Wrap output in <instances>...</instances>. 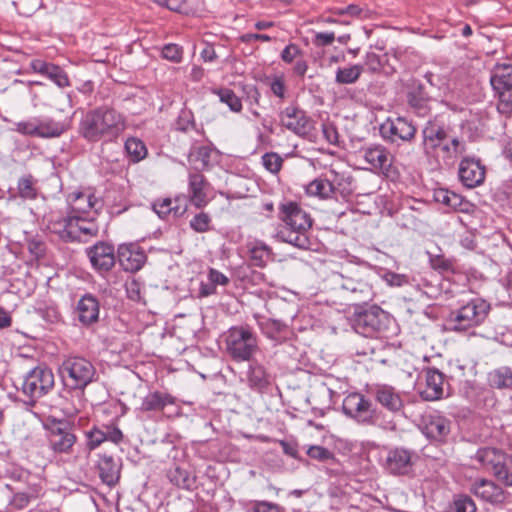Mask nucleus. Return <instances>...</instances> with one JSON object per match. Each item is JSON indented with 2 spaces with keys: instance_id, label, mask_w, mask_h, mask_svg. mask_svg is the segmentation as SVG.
Instances as JSON below:
<instances>
[{
  "instance_id": "nucleus-1",
  "label": "nucleus",
  "mask_w": 512,
  "mask_h": 512,
  "mask_svg": "<svg viewBox=\"0 0 512 512\" xmlns=\"http://www.w3.org/2000/svg\"><path fill=\"white\" fill-rule=\"evenodd\" d=\"M421 137L423 154L437 163H453L467 150L465 141L439 116L430 118L424 124Z\"/></svg>"
},
{
  "instance_id": "nucleus-2",
  "label": "nucleus",
  "mask_w": 512,
  "mask_h": 512,
  "mask_svg": "<svg viewBox=\"0 0 512 512\" xmlns=\"http://www.w3.org/2000/svg\"><path fill=\"white\" fill-rule=\"evenodd\" d=\"M225 353L237 363L251 362L259 352V339L249 325L230 327L222 334Z\"/></svg>"
},
{
  "instance_id": "nucleus-3",
  "label": "nucleus",
  "mask_w": 512,
  "mask_h": 512,
  "mask_svg": "<svg viewBox=\"0 0 512 512\" xmlns=\"http://www.w3.org/2000/svg\"><path fill=\"white\" fill-rule=\"evenodd\" d=\"M489 311L490 304L486 300L482 298L470 299L448 314L445 327L449 331H467L481 325L487 318Z\"/></svg>"
},
{
  "instance_id": "nucleus-4",
  "label": "nucleus",
  "mask_w": 512,
  "mask_h": 512,
  "mask_svg": "<svg viewBox=\"0 0 512 512\" xmlns=\"http://www.w3.org/2000/svg\"><path fill=\"white\" fill-rule=\"evenodd\" d=\"M54 387V374L50 368L39 365L31 369L22 381L21 391L27 402L34 404Z\"/></svg>"
},
{
  "instance_id": "nucleus-5",
  "label": "nucleus",
  "mask_w": 512,
  "mask_h": 512,
  "mask_svg": "<svg viewBox=\"0 0 512 512\" xmlns=\"http://www.w3.org/2000/svg\"><path fill=\"white\" fill-rule=\"evenodd\" d=\"M479 466L491 472L505 486H512V473L506 465V454L494 447L479 448L472 457Z\"/></svg>"
},
{
  "instance_id": "nucleus-6",
  "label": "nucleus",
  "mask_w": 512,
  "mask_h": 512,
  "mask_svg": "<svg viewBox=\"0 0 512 512\" xmlns=\"http://www.w3.org/2000/svg\"><path fill=\"white\" fill-rule=\"evenodd\" d=\"M59 372L65 386L74 390L83 389L92 381L95 369L91 362L81 357L66 359Z\"/></svg>"
},
{
  "instance_id": "nucleus-7",
  "label": "nucleus",
  "mask_w": 512,
  "mask_h": 512,
  "mask_svg": "<svg viewBox=\"0 0 512 512\" xmlns=\"http://www.w3.org/2000/svg\"><path fill=\"white\" fill-rule=\"evenodd\" d=\"M379 132L384 141L400 146L415 140L417 127L412 120L406 117H389L380 125Z\"/></svg>"
},
{
  "instance_id": "nucleus-8",
  "label": "nucleus",
  "mask_w": 512,
  "mask_h": 512,
  "mask_svg": "<svg viewBox=\"0 0 512 512\" xmlns=\"http://www.w3.org/2000/svg\"><path fill=\"white\" fill-rule=\"evenodd\" d=\"M491 86L498 97V111L503 114L512 112V65L502 64L494 68Z\"/></svg>"
},
{
  "instance_id": "nucleus-9",
  "label": "nucleus",
  "mask_w": 512,
  "mask_h": 512,
  "mask_svg": "<svg viewBox=\"0 0 512 512\" xmlns=\"http://www.w3.org/2000/svg\"><path fill=\"white\" fill-rule=\"evenodd\" d=\"M417 459L415 451L404 447H393L386 451L381 465L390 475L408 476L413 472Z\"/></svg>"
},
{
  "instance_id": "nucleus-10",
  "label": "nucleus",
  "mask_w": 512,
  "mask_h": 512,
  "mask_svg": "<svg viewBox=\"0 0 512 512\" xmlns=\"http://www.w3.org/2000/svg\"><path fill=\"white\" fill-rule=\"evenodd\" d=\"M342 410L347 417L359 424L374 425L376 423V408L359 392H352L345 396Z\"/></svg>"
},
{
  "instance_id": "nucleus-11",
  "label": "nucleus",
  "mask_w": 512,
  "mask_h": 512,
  "mask_svg": "<svg viewBox=\"0 0 512 512\" xmlns=\"http://www.w3.org/2000/svg\"><path fill=\"white\" fill-rule=\"evenodd\" d=\"M45 427L48 430L49 444L55 452H68L74 445L76 437L68 421L48 419Z\"/></svg>"
},
{
  "instance_id": "nucleus-12",
  "label": "nucleus",
  "mask_w": 512,
  "mask_h": 512,
  "mask_svg": "<svg viewBox=\"0 0 512 512\" xmlns=\"http://www.w3.org/2000/svg\"><path fill=\"white\" fill-rule=\"evenodd\" d=\"M458 178L460 183L468 189L479 187L485 181L486 167L479 158L465 156L458 165Z\"/></svg>"
},
{
  "instance_id": "nucleus-13",
  "label": "nucleus",
  "mask_w": 512,
  "mask_h": 512,
  "mask_svg": "<svg viewBox=\"0 0 512 512\" xmlns=\"http://www.w3.org/2000/svg\"><path fill=\"white\" fill-rule=\"evenodd\" d=\"M280 123L294 134L305 137L312 128L310 118L306 112L296 105H289L279 113Z\"/></svg>"
},
{
  "instance_id": "nucleus-14",
  "label": "nucleus",
  "mask_w": 512,
  "mask_h": 512,
  "mask_svg": "<svg viewBox=\"0 0 512 512\" xmlns=\"http://www.w3.org/2000/svg\"><path fill=\"white\" fill-rule=\"evenodd\" d=\"M385 313L379 307H371L355 316L353 328L364 337H375L382 329Z\"/></svg>"
},
{
  "instance_id": "nucleus-15",
  "label": "nucleus",
  "mask_w": 512,
  "mask_h": 512,
  "mask_svg": "<svg viewBox=\"0 0 512 512\" xmlns=\"http://www.w3.org/2000/svg\"><path fill=\"white\" fill-rule=\"evenodd\" d=\"M187 199L185 196L175 198H160L152 203L153 211L163 221H176L187 211Z\"/></svg>"
},
{
  "instance_id": "nucleus-16",
  "label": "nucleus",
  "mask_w": 512,
  "mask_h": 512,
  "mask_svg": "<svg viewBox=\"0 0 512 512\" xmlns=\"http://www.w3.org/2000/svg\"><path fill=\"white\" fill-rule=\"evenodd\" d=\"M364 160L375 170L386 177L394 173L390 152L380 144H373L361 150Z\"/></svg>"
},
{
  "instance_id": "nucleus-17",
  "label": "nucleus",
  "mask_w": 512,
  "mask_h": 512,
  "mask_svg": "<svg viewBox=\"0 0 512 512\" xmlns=\"http://www.w3.org/2000/svg\"><path fill=\"white\" fill-rule=\"evenodd\" d=\"M67 201L70 207L69 219L76 221H92L90 217L91 210L95 205L96 200L94 195L84 193L82 191H75L68 195Z\"/></svg>"
},
{
  "instance_id": "nucleus-18",
  "label": "nucleus",
  "mask_w": 512,
  "mask_h": 512,
  "mask_svg": "<svg viewBox=\"0 0 512 512\" xmlns=\"http://www.w3.org/2000/svg\"><path fill=\"white\" fill-rule=\"evenodd\" d=\"M219 152L212 143L191 145L188 153V161L196 170H206L218 161Z\"/></svg>"
},
{
  "instance_id": "nucleus-19",
  "label": "nucleus",
  "mask_w": 512,
  "mask_h": 512,
  "mask_svg": "<svg viewBox=\"0 0 512 512\" xmlns=\"http://www.w3.org/2000/svg\"><path fill=\"white\" fill-rule=\"evenodd\" d=\"M470 491L479 499L492 505H500L506 501L508 493L495 482L488 479H477Z\"/></svg>"
},
{
  "instance_id": "nucleus-20",
  "label": "nucleus",
  "mask_w": 512,
  "mask_h": 512,
  "mask_svg": "<svg viewBox=\"0 0 512 512\" xmlns=\"http://www.w3.org/2000/svg\"><path fill=\"white\" fill-rule=\"evenodd\" d=\"M126 127L123 116L114 109L107 108L98 118V134L106 137L108 140L116 139Z\"/></svg>"
},
{
  "instance_id": "nucleus-21",
  "label": "nucleus",
  "mask_w": 512,
  "mask_h": 512,
  "mask_svg": "<svg viewBox=\"0 0 512 512\" xmlns=\"http://www.w3.org/2000/svg\"><path fill=\"white\" fill-rule=\"evenodd\" d=\"M406 99L411 110L419 117L427 116L431 111L432 98L425 91L424 85L414 81L406 93Z\"/></svg>"
},
{
  "instance_id": "nucleus-22",
  "label": "nucleus",
  "mask_w": 512,
  "mask_h": 512,
  "mask_svg": "<svg viewBox=\"0 0 512 512\" xmlns=\"http://www.w3.org/2000/svg\"><path fill=\"white\" fill-rule=\"evenodd\" d=\"M372 394L383 408L391 413H399L404 407V401L399 391L387 384H377L372 389Z\"/></svg>"
},
{
  "instance_id": "nucleus-23",
  "label": "nucleus",
  "mask_w": 512,
  "mask_h": 512,
  "mask_svg": "<svg viewBox=\"0 0 512 512\" xmlns=\"http://www.w3.org/2000/svg\"><path fill=\"white\" fill-rule=\"evenodd\" d=\"M118 261L125 271L136 272L146 262V255L137 244H123L118 248Z\"/></svg>"
},
{
  "instance_id": "nucleus-24",
  "label": "nucleus",
  "mask_w": 512,
  "mask_h": 512,
  "mask_svg": "<svg viewBox=\"0 0 512 512\" xmlns=\"http://www.w3.org/2000/svg\"><path fill=\"white\" fill-rule=\"evenodd\" d=\"M210 188V184L199 172H193L189 174L188 177V195L191 204H193L196 208L200 209L207 205L208 199V190Z\"/></svg>"
},
{
  "instance_id": "nucleus-25",
  "label": "nucleus",
  "mask_w": 512,
  "mask_h": 512,
  "mask_svg": "<svg viewBox=\"0 0 512 512\" xmlns=\"http://www.w3.org/2000/svg\"><path fill=\"white\" fill-rule=\"evenodd\" d=\"M278 217L284 224H313L312 218L301 205L291 200L280 202Z\"/></svg>"
},
{
  "instance_id": "nucleus-26",
  "label": "nucleus",
  "mask_w": 512,
  "mask_h": 512,
  "mask_svg": "<svg viewBox=\"0 0 512 512\" xmlns=\"http://www.w3.org/2000/svg\"><path fill=\"white\" fill-rule=\"evenodd\" d=\"M422 431L426 437L442 441L450 434L451 421L438 413L429 414L424 419Z\"/></svg>"
},
{
  "instance_id": "nucleus-27",
  "label": "nucleus",
  "mask_w": 512,
  "mask_h": 512,
  "mask_svg": "<svg viewBox=\"0 0 512 512\" xmlns=\"http://www.w3.org/2000/svg\"><path fill=\"white\" fill-rule=\"evenodd\" d=\"M30 67L33 70V72L47 77L59 88L70 86V80L68 78V75L58 65L40 59H34L31 61Z\"/></svg>"
},
{
  "instance_id": "nucleus-28",
  "label": "nucleus",
  "mask_w": 512,
  "mask_h": 512,
  "mask_svg": "<svg viewBox=\"0 0 512 512\" xmlns=\"http://www.w3.org/2000/svg\"><path fill=\"white\" fill-rule=\"evenodd\" d=\"M444 379L442 372L435 368L425 371V387L421 389L420 395L426 401H435L442 398L444 394Z\"/></svg>"
},
{
  "instance_id": "nucleus-29",
  "label": "nucleus",
  "mask_w": 512,
  "mask_h": 512,
  "mask_svg": "<svg viewBox=\"0 0 512 512\" xmlns=\"http://www.w3.org/2000/svg\"><path fill=\"white\" fill-rule=\"evenodd\" d=\"M276 237L285 243H289L301 249L310 248V240L306 226H280Z\"/></svg>"
},
{
  "instance_id": "nucleus-30",
  "label": "nucleus",
  "mask_w": 512,
  "mask_h": 512,
  "mask_svg": "<svg viewBox=\"0 0 512 512\" xmlns=\"http://www.w3.org/2000/svg\"><path fill=\"white\" fill-rule=\"evenodd\" d=\"M341 287L351 293L354 301L366 303L372 299V287L365 281L343 278Z\"/></svg>"
},
{
  "instance_id": "nucleus-31",
  "label": "nucleus",
  "mask_w": 512,
  "mask_h": 512,
  "mask_svg": "<svg viewBox=\"0 0 512 512\" xmlns=\"http://www.w3.org/2000/svg\"><path fill=\"white\" fill-rule=\"evenodd\" d=\"M36 126L35 137L38 138L59 137L65 131L63 123L55 121L48 116H37Z\"/></svg>"
},
{
  "instance_id": "nucleus-32",
  "label": "nucleus",
  "mask_w": 512,
  "mask_h": 512,
  "mask_svg": "<svg viewBox=\"0 0 512 512\" xmlns=\"http://www.w3.org/2000/svg\"><path fill=\"white\" fill-rule=\"evenodd\" d=\"M247 380L249 386L258 391L265 389L269 383V375L263 365L258 362H250L247 371Z\"/></svg>"
},
{
  "instance_id": "nucleus-33",
  "label": "nucleus",
  "mask_w": 512,
  "mask_h": 512,
  "mask_svg": "<svg viewBox=\"0 0 512 512\" xmlns=\"http://www.w3.org/2000/svg\"><path fill=\"white\" fill-rule=\"evenodd\" d=\"M78 319L83 325H91L96 321V298L91 294L84 295L77 305Z\"/></svg>"
},
{
  "instance_id": "nucleus-34",
  "label": "nucleus",
  "mask_w": 512,
  "mask_h": 512,
  "mask_svg": "<svg viewBox=\"0 0 512 512\" xmlns=\"http://www.w3.org/2000/svg\"><path fill=\"white\" fill-rule=\"evenodd\" d=\"M434 200L447 208L465 211L468 202H465L461 195L445 188L434 191Z\"/></svg>"
},
{
  "instance_id": "nucleus-35",
  "label": "nucleus",
  "mask_w": 512,
  "mask_h": 512,
  "mask_svg": "<svg viewBox=\"0 0 512 512\" xmlns=\"http://www.w3.org/2000/svg\"><path fill=\"white\" fill-rule=\"evenodd\" d=\"M259 328L262 333L271 340L282 341L286 338L288 326L275 319H265L258 322Z\"/></svg>"
},
{
  "instance_id": "nucleus-36",
  "label": "nucleus",
  "mask_w": 512,
  "mask_h": 512,
  "mask_svg": "<svg viewBox=\"0 0 512 512\" xmlns=\"http://www.w3.org/2000/svg\"><path fill=\"white\" fill-rule=\"evenodd\" d=\"M100 477L108 486L114 485L119 479V467L111 457H103L98 463Z\"/></svg>"
},
{
  "instance_id": "nucleus-37",
  "label": "nucleus",
  "mask_w": 512,
  "mask_h": 512,
  "mask_svg": "<svg viewBox=\"0 0 512 512\" xmlns=\"http://www.w3.org/2000/svg\"><path fill=\"white\" fill-rule=\"evenodd\" d=\"M124 149L129 158V162L138 163L146 158L148 149L145 143L137 137H129L125 141Z\"/></svg>"
},
{
  "instance_id": "nucleus-38",
  "label": "nucleus",
  "mask_w": 512,
  "mask_h": 512,
  "mask_svg": "<svg viewBox=\"0 0 512 512\" xmlns=\"http://www.w3.org/2000/svg\"><path fill=\"white\" fill-rule=\"evenodd\" d=\"M305 192L309 196L326 199L334 193V187L328 179L316 178L306 185Z\"/></svg>"
},
{
  "instance_id": "nucleus-39",
  "label": "nucleus",
  "mask_w": 512,
  "mask_h": 512,
  "mask_svg": "<svg viewBox=\"0 0 512 512\" xmlns=\"http://www.w3.org/2000/svg\"><path fill=\"white\" fill-rule=\"evenodd\" d=\"M171 483L179 488L190 490L195 485L196 479L189 471L176 466L168 472Z\"/></svg>"
},
{
  "instance_id": "nucleus-40",
  "label": "nucleus",
  "mask_w": 512,
  "mask_h": 512,
  "mask_svg": "<svg viewBox=\"0 0 512 512\" xmlns=\"http://www.w3.org/2000/svg\"><path fill=\"white\" fill-rule=\"evenodd\" d=\"M489 385L497 389L512 388V371L508 367H500L488 375Z\"/></svg>"
},
{
  "instance_id": "nucleus-41",
  "label": "nucleus",
  "mask_w": 512,
  "mask_h": 512,
  "mask_svg": "<svg viewBox=\"0 0 512 512\" xmlns=\"http://www.w3.org/2000/svg\"><path fill=\"white\" fill-rule=\"evenodd\" d=\"M363 72V66L354 64L349 67H339L335 73V82L340 85L357 82Z\"/></svg>"
},
{
  "instance_id": "nucleus-42",
  "label": "nucleus",
  "mask_w": 512,
  "mask_h": 512,
  "mask_svg": "<svg viewBox=\"0 0 512 512\" xmlns=\"http://www.w3.org/2000/svg\"><path fill=\"white\" fill-rule=\"evenodd\" d=\"M173 398L168 394L154 392L147 395L142 403V408L146 411L161 410L166 405L172 404Z\"/></svg>"
},
{
  "instance_id": "nucleus-43",
  "label": "nucleus",
  "mask_w": 512,
  "mask_h": 512,
  "mask_svg": "<svg viewBox=\"0 0 512 512\" xmlns=\"http://www.w3.org/2000/svg\"><path fill=\"white\" fill-rule=\"evenodd\" d=\"M36 180L32 175L21 177L17 183L18 194L21 198L35 200L38 198V190L35 187Z\"/></svg>"
},
{
  "instance_id": "nucleus-44",
  "label": "nucleus",
  "mask_w": 512,
  "mask_h": 512,
  "mask_svg": "<svg viewBox=\"0 0 512 512\" xmlns=\"http://www.w3.org/2000/svg\"><path fill=\"white\" fill-rule=\"evenodd\" d=\"M115 264L113 247L98 242V271H108Z\"/></svg>"
},
{
  "instance_id": "nucleus-45",
  "label": "nucleus",
  "mask_w": 512,
  "mask_h": 512,
  "mask_svg": "<svg viewBox=\"0 0 512 512\" xmlns=\"http://www.w3.org/2000/svg\"><path fill=\"white\" fill-rule=\"evenodd\" d=\"M160 57L174 64L184 59V48L176 43H166L160 48Z\"/></svg>"
},
{
  "instance_id": "nucleus-46",
  "label": "nucleus",
  "mask_w": 512,
  "mask_h": 512,
  "mask_svg": "<svg viewBox=\"0 0 512 512\" xmlns=\"http://www.w3.org/2000/svg\"><path fill=\"white\" fill-rule=\"evenodd\" d=\"M220 101L226 104L232 112L238 113L242 110L241 99L232 89L220 88L214 91Z\"/></svg>"
},
{
  "instance_id": "nucleus-47",
  "label": "nucleus",
  "mask_w": 512,
  "mask_h": 512,
  "mask_svg": "<svg viewBox=\"0 0 512 512\" xmlns=\"http://www.w3.org/2000/svg\"><path fill=\"white\" fill-rule=\"evenodd\" d=\"M431 267L440 272H452L454 270V260L445 258L442 254H433L427 251Z\"/></svg>"
},
{
  "instance_id": "nucleus-48",
  "label": "nucleus",
  "mask_w": 512,
  "mask_h": 512,
  "mask_svg": "<svg viewBox=\"0 0 512 512\" xmlns=\"http://www.w3.org/2000/svg\"><path fill=\"white\" fill-rule=\"evenodd\" d=\"M447 512H476V505L469 496L459 495L454 498Z\"/></svg>"
},
{
  "instance_id": "nucleus-49",
  "label": "nucleus",
  "mask_w": 512,
  "mask_h": 512,
  "mask_svg": "<svg viewBox=\"0 0 512 512\" xmlns=\"http://www.w3.org/2000/svg\"><path fill=\"white\" fill-rule=\"evenodd\" d=\"M263 167L272 174H278L283 165V158L276 152H266L261 157Z\"/></svg>"
},
{
  "instance_id": "nucleus-50",
  "label": "nucleus",
  "mask_w": 512,
  "mask_h": 512,
  "mask_svg": "<svg viewBox=\"0 0 512 512\" xmlns=\"http://www.w3.org/2000/svg\"><path fill=\"white\" fill-rule=\"evenodd\" d=\"M175 126L178 131L182 132H188L190 130L196 129L192 111L188 109H182L177 117Z\"/></svg>"
},
{
  "instance_id": "nucleus-51",
  "label": "nucleus",
  "mask_w": 512,
  "mask_h": 512,
  "mask_svg": "<svg viewBox=\"0 0 512 512\" xmlns=\"http://www.w3.org/2000/svg\"><path fill=\"white\" fill-rule=\"evenodd\" d=\"M250 255L254 265L262 267L270 257V249L263 243H256L250 249Z\"/></svg>"
},
{
  "instance_id": "nucleus-52",
  "label": "nucleus",
  "mask_w": 512,
  "mask_h": 512,
  "mask_svg": "<svg viewBox=\"0 0 512 512\" xmlns=\"http://www.w3.org/2000/svg\"><path fill=\"white\" fill-rule=\"evenodd\" d=\"M246 512H281L282 508L273 502L254 500L246 504Z\"/></svg>"
},
{
  "instance_id": "nucleus-53",
  "label": "nucleus",
  "mask_w": 512,
  "mask_h": 512,
  "mask_svg": "<svg viewBox=\"0 0 512 512\" xmlns=\"http://www.w3.org/2000/svg\"><path fill=\"white\" fill-rule=\"evenodd\" d=\"M81 132L90 141L96 139V119L93 111H90L81 122Z\"/></svg>"
},
{
  "instance_id": "nucleus-54",
  "label": "nucleus",
  "mask_w": 512,
  "mask_h": 512,
  "mask_svg": "<svg viewBox=\"0 0 512 512\" xmlns=\"http://www.w3.org/2000/svg\"><path fill=\"white\" fill-rule=\"evenodd\" d=\"M306 453L310 458L318 460L320 462H329L334 460L335 458L333 452L319 445L310 446L307 449Z\"/></svg>"
},
{
  "instance_id": "nucleus-55",
  "label": "nucleus",
  "mask_w": 512,
  "mask_h": 512,
  "mask_svg": "<svg viewBox=\"0 0 512 512\" xmlns=\"http://www.w3.org/2000/svg\"><path fill=\"white\" fill-rule=\"evenodd\" d=\"M36 120L37 116L16 122L13 130L24 136L35 137Z\"/></svg>"
},
{
  "instance_id": "nucleus-56",
  "label": "nucleus",
  "mask_w": 512,
  "mask_h": 512,
  "mask_svg": "<svg viewBox=\"0 0 512 512\" xmlns=\"http://www.w3.org/2000/svg\"><path fill=\"white\" fill-rule=\"evenodd\" d=\"M302 54V50L295 43H289L281 52L280 58L287 64L293 63V61Z\"/></svg>"
},
{
  "instance_id": "nucleus-57",
  "label": "nucleus",
  "mask_w": 512,
  "mask_h": 512,
  "mask_svg": "<svg viewBox=\"0 0 512 512\" xmlns=\"http://www.w3.org/2000/svg\"><path fill=\"white\" fill-rule=\"evenodd\" d=\"M269 87L274 96L284 99L286 95V84L283 76H274L269 82Z\"/></svg>"
},
{
  "instance_id": "nucleus-58",
  "label": "nucleus",
  "mask_w": 512,
  "mask_h": 512,
  "mask_svg": "<svg viewBox=\"0 0 512 512\" xmlns=\"http://www.w3.org/2000/svg\"><path fill=\"white\" fill-rule=\"evenodd\" d=\"M322 132H323V136H324L325 140L329 144L335 145V146L339 145V134H338L337 128L333 124H331V123L323 124Z\"/></svg>"
},
{
  "instance_id": "nucleus-59",
  "label": "nucleus",
  "mask_w": 512,
  "mask_h": 512,
  "mask_svg": "<svg viewBox=\"0 0 512 512\" xmlns=\"http://www.w3.org/2000/svg\"><path fill=\"white\" fill-rule=\"evenodd\" d=\"M365 65L371 73L379 72L382 68L381 57L375 52H367L365 55Z\"/></svg>"
},
{
  "instance_id": "nucleus-60",
  "label": "nucleus",
  "mask_w": 512,
  "mask_h": 512,
  "mask_svg": "<svg viewBox=\"0 0 512 512\" xmlns=\"http://www.w3.org/2000/svg\"><path fill=\"white\" fill-rule=\"evenodd\" d=\"M243 93L245 95L246 101L250 105H258L261 94L258 88L255 85L248 84L243 87Z\"/></svg>"
},
{
  "instance_id": "nucleus-61",
  "label": "nucleus",
  "mask_w": 512,
  "mask_h": 512,
  "mask_svg": "<svg viewBox=\"0 0 512 512\" xmlns=\"http://www.w3.org/2000/svg\"><path fill=\"white\" fill-rule=\"evenodd\" d=\"M335 40L334 32H319L316 33L313 40L314 45L317 47H325L331 45Z\"/></svg>"
},
{
  "instance_id": "nucleus-62",
  "label": "nucleus",
  "mask_w": 512,
  "mask_h": 512,
  "mask_svg": "<svg viewBox=\"0 0 512 512\" xmlns=\"http://www.w3.org/2000/svg\"><path fill=\"white\" fill-rule=\"evenodd\" d=\"M122 432L118 428H113L108 433H103L98 430V444L104 440H110L114 443H118L122 440Z\"/></svg>"
},
{
  "instance_id": "nucleus-63",
  "label": "nucleus",
  "mask_w": 512,
  "mask_h": 512,
  "mask_svg": "<svg viewBox=\"0 0 512 512\" xmlns=\"http://www.w3.org/2000/svg\"><path fill=\"white\" fill-rule=\"evenodd\" d=\"M208 280L210 282H212L215 286H217V285L225 286L229 282L228 277L216 269L209 270Z\"/></svg>"
},
{
  "instance_id": "nucleus-64",
  "label": "nucleus",
  "mask_w": 512,
  "mask_h": 512,
  "mask_svg": "<svg viewBox=\"0 0 512 512\" xmlns=\"http://www.w3.org/2000/svg\"><path fill=\"white\" fill-rule=\"evenodd\" d=\"M499 194H501L503 199L512 207V180H506L501 184Z\"/></svg>"
}]
</instances>
